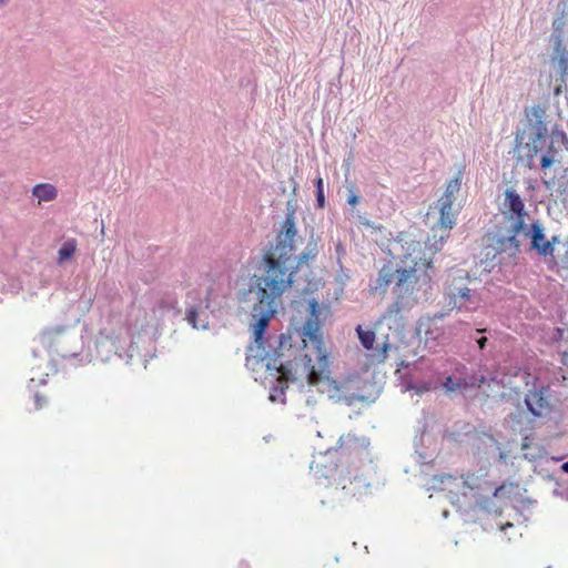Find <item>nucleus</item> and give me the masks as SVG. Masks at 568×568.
I'll use <instances>...</instances> for the list:
<instances>
[{
  "instance_id": "37",
  "label": "nucleus",
  "mask_w": 568,
  "mask_h": 568,
  "mask_svg": "<svg viewBox=\"0 0 568 568\" xmlns=\"http://www.w3.org/2000/svg\"><path fill=\"white\" fill-rule=\"evenodd\" d=\"M415 452H416V454L418 456V462L419 463L428 464V463L433 462V456L432 455H427L426 453L418 450V448H416Z\"/></svg>"
},
{
  "instance_id": "31",
  "label": "nucleus",
  "mask_w": 568,
  "mask_h": 568,
  "mask_svg": "<svg viewBox=\"0 0 568 568\" xmlns=\"http://www.w3.org/2000/svg\"><path fill=\"white\" fill-rule=\"evenodd\" d=\"M315 196H316V206L323 209L325 206V194H324V181L321 176L315 179Z\"/></svg>"
},
{
  "instance_id": "14",
  "label": "nucleus",
  "mask_w": 568,
  "mask_h": 568,
  "mask_svg": "<svg viewBox=\"0 0 568 568\" xmlns=\"http://www.w3.org/2000/svg\"><path fill=\"white\" fill-rule=\"evenodd\" d=\"M307 312L308 316L306 322L304 323L303 335L308 337L312 342L320 345L322 344V334L320 332L321 323L318 320L321 307L316 298L313 297L308 301Z\"/></svg>"
},
{
  "instance_id": "54",
  "label": "nucleus",
  "mask_w": 568,
  "mask_h": 568,
  "mask_svg": "<svg viewBox=\"0 0 568 568\" xmlns=\"http://www.w3.org/2000/svg\"><path fill=\"white\" fill-rule=\"evenodd\" d=\"M336 248H337V251H341V250H342V245H341V244H338V245L336 246Z\"/></svg>"
},
{
  "instance_id": "55",
  "label": "nucleus",
  "mask_w": 568,
  "mask_h": 568,
  "mask_svg": "<svg viewBox=\"0 0 568 568\" xmlns=\"http://www.w3.org/2000/svg\"><path fill=\"white\" fill-rule=\"evenodd\" d=\"M40 383H41V384H45V379H44V378H42V379L40 381Z\"/></svg>"
},
{
  "instance_id": "46",
  "label": "nucleus",
  "mask_w": 568,
  "mask_h": 568,
  "mask_svg": "<svg viewBox=\"0 0 568 568\" xmlns=\"http://www.w3.org/2000/svg\"><path fill=\"white\" fill-rule=\"evenodd\" d=\"M486 383H496V384H499L498 379H497V376L496 375H490L489 377H487V382Z\"/></svg>"
},
{
  "instance_id": "38",
  "label": "nucleus",
  "mask_w": 568,
  "mask_h": 568,
  "mask_svg": "<svg viewBox=\"0 0 568 568\" xmlns=\"http://www.w3.org/2000/svg\"><path fill=\"white\" fill-rule=\"evenodd\" d=\"M566 90H567V82L562 83L561 79H559V83H557L554 88V95L558 97Z\"/></svg>"
},
{
  "instance_id": "29",
  "label": "nucleus",
  "mask_w": 568,
  "mask_h": 568,
  "mask_svg": "<svg viewBox=\"0 0 568 568\" xmlns=\"http://www.w3.org/2000/svg\"><path fill=\"white\" fill-rule=\"evenodd\" d=\"M356 332L362 346L366 349H372L375 342V333L371 329L365 331L359 325Z\"/></svg>"
},
{
  "instance_id": "49",
  "label": "nucleus",
  "mask_w": 568,
  "mask_h": 568,
  "mask_svg": "<svg viewBox=\"0 0 568 568\" xmlns=\"http://www.w3.org/2000/svg\"><path fill=\"white\" fill-rule=\"evenodd\" d=\"M514 525L511 523H507L500 527L501 530H506L507 528H513Z\"/></svg>"
},
{
  "instance_id": "30",
  "label": "nucleus",
  "mask_w": 568,
  "mask_h": 568,
  "mask_svg": "<svg viewBox=\"0 0 568 568\" xmlns=\"http://www.w3.org/2000/svg\"><path fill=\"white\" fill-rule=\"evenodd\" d=\"M494 498L495 497H483L481 496V497H479V499H477V504L480 509H483L489 514L500 515L501 508L499 506H497Z\"/></svg>"
},
{
  "instance_id": "48",
  "label": "nucleus",
  "mask_w": 568,
  "mask_h": 568,
  "mask_svg": "<svg viewBox=\"0 0 568 568\" xmlns=\"http://www.w3.org/2000/svg\"><path fill=\"white\" fill-rule=\"evenodd\" d=\"M560 468L564 473L568 474V460L562 463Z\"/></svg>"
},
{
  "instance_id": "20",
  "label": "nucleus",
  "mask_w": 568,
  "mask_h": 568,
  "mask_svg": "<svg viewBox=\"0 0 568 568\" xmlns=\"http://www.w3.org/2000/svg\"><path fill=\"white\" fill-rule=\"evenodd\" d=\"M555 55L551 58V62L559 74L561 82H567L568 74V50L560 45L558 42L557 45L554 47Z\"/></svg>"
},
{
  "instance_id": "35",
  "label": "nucleus",
  "mask_w": 568,
  "mask_h": 568,
  "mask_svg": "<svg viewBox=\"0 0 568 568\" xmlns=\"http://www.w3.org/2000/svg\"><path fill=\"white\" fill-rule=\"evenodd\" d=\"M317 242H318V237H315L314 232L312 231V234L306 244V247L303 250L306 253H308L312 256V258L316 257L318 254Z\"/></svg>"
},
{
  "instance_id": "33",
  "label": "nucleus",
  "mask_w": 568,
  "mask_h": 568,
  "mask_svg": "<svg viewBox=\"0 0 568 568\" xmlns=\"http://www.w3.org/2000/svg\"><path fill=\"white\" fill-rule=\"evenodd\" d=\"M268 398H270V400L272 403H282V404H284L285 403V387L284 386L274 385L271 388V390H270Z\"/></svg>"
},
{
  "instance_id": "7",
  "label": "nucleus",
  "mask_w": 568,
  "mask_h": 568,
  "mask_svg": "<svg viewBox=\"0 0 568 568\" xmlns=\"http://www.w3.org/2000/svg\"><path fill=\"white\" fill-rule=\"evenodd\" d=\"M40 343L49 352H54L63 358L78 356L82 348L81 337L72 325L45 328L40 335Z\"/></svg>"
},
{
  "instance_id": "8",
  "label": "nucleus",
  "mask_w": 568,
  "mask_h": 568,
  "mask_svg": "<svg viewBox=\"0 0 568 568\" xmlns=\"http://www.w3.org/2000/svg\"><path fill=\"white\" fill-rule=\"evenodd\" d=\"M95 347L98 355L103 361H108L110 357V353L114 352V354L120 358H123L125 356V363L130 364L134 355L140 354L135 341L132 339L128 348H124V346L121 345L120 338L116 336L113 337L109 335H100L97 338Z\"/></svg>"
},
{
  "instance_id": "53",
  "label": "nucleus",
  "mask_w": 568,
  "mask_h": 568,
  "mask_svg": "<svg viewBox=\"0 0 568 568\" xmlns=\"http://www.w3.org/2000/svg\"><path fill=\"white\" fill-rule=\"evenodd\" d=\"M32 355H33L34 357H37V356H38V352H37L36 349H33V351H32Z\"/></svg>"
},
{
  "instance_id": "13",
  "label": "nucleus",
  "mask_w": 568,
  "mask_h": 568,
  "mask_svg": "<svg viewBox=\"0 0 568 568\" xmlns=\"http://www.w3.org/2000/svg\"><path fill=\"white\" fill-rule=\"evenodd\" d=\"M210 294L209 291L204 297L197 305H191L186 308L185 320L194 329H209V314L207 310L210 308Z\"/></svg>"
},
{
  "instance_id": "57",
  "label": "nucleus",
  "mask_w": 568,
  "mask_h": 568,
  "mask_svg": "<svg viewBox=\"0 0 568 568\" xmlns=\"http://www.w3.org/2000/svg\"><path fill=\"white\" fill-rule=\"evenodd\" d=\"M546 568H551V566H547Z\"/></svg>"
},
{
  "instance_id": "39",
  "label": "nucleus",
  "mask_w": 568,
  "mask_h": 568,
  "mask_svg": "<svg viewBox=\"0 0 568 568\" xmlns=\"http://www.w3.org/2000/svg\"><path fill=\"white\" fill-rule=\"evenodd\" d=\"M34 403H36V408L39 409L47 403V399L39 393H36L34 394Z\"/></svg>"
},
{
  "instance_id": "45",
  "label": "nucleus",
  "mask_w": 568,
  "mask_h": 568,
  "mask_svg": "<svg viewBox=\"0 0 568 568\" xmlns=\"http://www.w3.org/2000/svg\"><path fill=\"white\" fill-rule=\"evenodd\" d=\"M477 343H478L479 348H480V349H484V348H485V346H486V343H487V337H484V336H483V337H480V338L477 341Z\"/></svg>"
},
{
  "instance_id": "28",
  "label": "nucleus",
  "mask_w": 568,
  "mask_h": 568,
  "mask_svg": "<svg viewBox=\"0 0 568 568\" xmlns=\"http://www.w3.org/2000/svg\"><path fill=\"white\" fill-rule=\"evenodd\" d=\"M511 217L514 219V222L507 232L509 234H514L515 237H517L518 234H524L527 237L529 224L525 221L526 215H511Z\"/></svg>"
},
{
  "instance_id": "11",
  "label": "nucleus",
  "mask_w": 568,
  "mask_h": 568,
  "mask_svg": "<svg viewBox=\"0 0 568 568\" xmlns=\"http://www.w3.org/2000/svg\"><path fill=\"white\" fill-rule=\"evenodd\" d=\"M490 246L486 247V257L490 255V250L495 252L491 260H495L497 255L507 254L508 257H517L520 253L521 243L518 237L514 234H503L500 231L494 232L489 236Z\"/></svg>"
},
{
  "instance_id": "23",
  "label": "nucleus",
  "mask_w": 568,
  "mask_h": 568,
  "mask_svg": "<svg viewBox=\"0 0 568 568\" xmlns=\"http://www.w3.org/2000/svg\"><path fill=\"white\" fill-rule=\"evenodd\" d=\"M32 194L40 202L41 201L49 202V201H53L57 197L58 191H57L55 186H53L52 184L39 183L32 187Z\"/></svg>"
},
{
  "instance_id": "58",
  "label": "nucleus",
  "mask_w": 568,
  "mask_h": 568,
  "mask_svg": "<svg viewBox=\"0 0 568 568\" xmlns=\"http://www.w3.org/2000/svg\"><path fill=\"white\" fill-rule=\"evenodd\" d=\"M567 81H568V74H567Z\"/></svg>"
},
{
  "instance_id": "36",
  "label": "nucleus",
  "mask_w": 568,
  "mask_h": 568,
  "mask_svg": "<svg viewBox=\"0 0 568 568\" xmlns=\"http://www.w3.org/2000/svg\"><path fill=\"white\" fill-rule=\"evenodd\" d=\"M556 192L561 195L566 196L568 194V182L560 181L558 182L557 186L555 187Z\"/></svg>"
},
{
  "instance_id": "56",
  "label": "nucleus",
  "mask_w": 568,
  "mask_h": 568,
  "mask_svg": "<svg viewBox=\"0 0 568 568\" xmlns=\"http://www.w3.org/2000/svg\"><path fill=\"white\" fill-rule=\"evenodd\" d=\"M6 2V0H0V4H3Z\"/></svg>"
},
{
  "instance_id": "52",
  "label": "nucleus",
  "mask_w": 568,
  "mask_h": 568,
  "mask_svg": "<svg viewBox=\"0 0 568 568\" xmlns=\"http://www.w3.org/2000/svg\"><path fill=\"white\" fill-rule=\"evenodd\" d=\"M427 270L428 268H433V265H432V262H428L427 265H426Z\"/></svg>"
},
{
  "instance_id": "19",
  "label": "nucleus",
  "mask_w": 568,
  "mask_h": 568,
  "mask_svg": "<svg viewBox=\"0 0 568 568\" xmlns=\"http://www.w3.org/2000/svg\"><path fill=\"white\" fill-rule=\"evenodd\" d=\"M129 331L134 334L138 333L139 337L141 333H146L148 320L145 312L140 307L132 305L128 316Z\"/></svg>"
},
{
  "instance_id": "43",
  "label": "nucleus",
  "mask_w": 568,
  "mask_h": 568,
  "mask_svg": "<svg viewBox=\"0 0 568 568\" xmlns=\"http://www.w3.org/2000/svg\"><path fill=\"white\" fill-rule=\"evenodd\" d=\"M427 325L428 327L425 331L426 339H436L437 335H435L434 332L429 328V323Z\"/></svg>"
},
{
  "instance_id": "18",
  "label": "nucleus",
  "mask_w": 568,
  "mask_h": 568,
  "mask_svg": "<svg viewBox=\"0 0 568 568\" xmlns=\"http://www.w3.org/2000/svg\"><path fill=\"white\" fill-rule=\"evenodd\" d=\"M265 338L268 339L266 342V351L270 353L271 359L278 364V359L282 356V348H284L287 344L291 346L290 341L291 336L288 334H280V335H266Z\"/></svg>"
},
{
  "instance_id": "15",
  "label": "nucleus",
  "mask_w": 568,
  "mask_h": 568,
  "mask_svg": "<svg viewBox=\"0 0 568 568\" xmlns=\"http://www.w3.org/2000/svg\"><path fill=\"white\" fill-rule=\"evenodd\" d=\"M403 267L397 263L387 261L379 268L378 275L375 280V284L372 285L373 291H378L381 294H385L390 283L397 280V275L400 273Z\"/></svg>"
},
{
  "instance_id": "40",
  "label": "nucleus",
  "mask_w": 568,
  "mask_h": 568,
  "mask_svg": "<svg viewBox=\"0 0 568 568\" xmlns=\"http://www.w3.org/2000/svg\"><path fill=\"white\" fill-rule=\"evenodd\" d=\"M359 202V196L355 194L353 191L347 196V204L351 206H355Z\"/></svg>"
},
{
  "instance_id": "41",
  "label": "nucleus",
  "mask_w": 568,
  "mask_h": 568,
  "mask_svg": "<svg viewBox=\"0 0 568 568\" xmlns=\"http://www.w3.org/2000/svg\"><path fill=\"white\" fill-rule=\"evenodd\" d=\"M388 348H389V344L387 342H384L381 346V351L378 354V357L381 361H384L387 357Z\"/></svg>"
},
{
  "instance_id": "12",
  "label": "nucleus",
  "mask_w": 568,
  "mask_h": 568,
  "mask_svg": "<svg viewBox=\"0 0 568 568\" xmlns=\"http://www.w3.org/2000/svg\"><path fill=\"white\" fill-rule=\"evenodd\" d=\"M462 185V172H458L456 176L450 179L446 185L443 196L438 200L439 212H440V224L444 227L452 229L454 221L449 217L455 201V194L459 191Z\"/></svg>"
},
{
  "instance_id": "32",
  "label": "nucleus",
  "mask_w": 568,
  "mask_h": 568,
  "mask_svg": "<svg viewBox=\"0 0 568 568\" xmlns=\"http://www.w3.org/2000/svg\"><path fill=\"white\" fill-rule=\"evenodd\" d=\"M517 486L514 484H501L493 489V497L495 498H509L513 490Z\"/></svg>"
},
{
  "instance_id": "4",
  "label": "nucleus",
  "mask_w": 568,
  "mask_h": 568,
  "mask_svg": "<svg viewBox=\"0 0 568 568\" xmlns=\"http://www.w3.org/2000/svg\"><path fill=\"white\" fill-rule=\"evenodd\" d=\"M311 469L318 478H325L336 484V493L339 499L361 500L371 494L372 484L368 474L372 470L365 469H344L336 465H327L322 460H313Z\"/></svg>"
},
{
  "instance_id": "10",
  "label": "nucleus",
  "mask_w": 568,
  "mask_h": 568,
  "mask_svg": "<svg viewBox=\"0 0 568 568\" xmlns=\"http://www.w3.org/2000/svg\"><path fill=\"white\" fill-rule=\"evenodd\" d=\"M527 237L530 240L529 250L535 251L542 257L552 256L555 244L559 241L557 235H554L550 240H546L545 227L539 220L532 221L529 224Z\"/></svg>"
},
{
  "instance_id": "16",
  "label": "nucleus",
  "mask_w": 568,
  "mask_h": 568,
  "mask_svg": "<svg viewBox=\"0 0 568 568\" xmlns=\"http://www.w3.org/2000/svg\"><path fill=\"white\" fill-rule=\"evenodd\" d=\"M447 305L452 308L462 310L466 307L467 303H471V290L467 286L457 284L454 278L453 283L447 288Z\"/></svg>"
},
{
  "instance_id": "9",
  "label": "nucleus",
  "mask_w": 568,
  "mask_h": 568,
  "mask_svg": "<svg viewBox=\"0 0 568 568\" xmlns=\"http://www.w3.org/2000/svg\"><path fill=\"white\" fill-rule=\"evenodd\" d=\"M551 397L552 390L549 385H534V388L525 395V404L531 415L541 417L552 412Z\"/></svg>"
},
{
  "instance_id": "2",
  "label": "nucleus",
  "mask_w": 568,
  "mask_h": 568,
  "mask_svg": "<svg viewBox=\"0 0 568 568\" xmlns=\"http://www.w3.org/2000/svg\"><path fill=\"white\" fill-rule=\"evenodd\" d=\"M524 115L515 133L517 162L531 169L535 165V158L540 153V169L547 171L554 164L560 163L561 153L568 151L567 133L558 124L548 130L547 111L540 104L526 106Z\"/></svg>"
},
{
  "instance_id": "42",
  "label": "nucleus",
  "mask_w": 568,
  "mask_h": 568,
  "mask_svg": "<svg viewBox=\"0 0 568 568\" xmlns=\"http://www.w3.org/2000/svg\"><path fill=\"white\" fill-rule=\"evenodd\" d=\"M542 184L547 190L551 191L556 187V179L542 180Z\"/></svg>"
},
{
  "instance_id": "51",
  "label": "nucleus",
  "mask_w": 568,
  "mask_h": 568,
  "mask_svg": "<svg viewBox=\"0 0 568 568\" xmlns=\"http://www.w3.org/2000/svg\"><path fill=\"white\" fill-rule=\"evenodd\" d=\"M424 325H425L424 323H420V324H419V326H418V333H419V334L422 333V329H423V326H424Z\"/></svg>"
},
{
  "instance_id": "21",
  "label": "nucleus",
  "mask_w": 568,
  "mask_h": 568,
  "mask_svg": "<svg viewBox=\"0 0 568 568\" xmlns=\"http://www.w3.org/2000/svg\"><path fill=\"white\" fill-rule=\"evenodd\" d=\"M505 205L511 215H527L521 196L513 187L505 191Z\"/></svg>"
},
{
  "instance_id": "44",
  "label": "nucleus",
  "mask_w": 568,
  "mask_h": 568,
  "mask_svg": "<svg viewBox=\"0 0 568 568\" xmlns=\"http://www.w3.org/2000/svg\"><path fill=\"white\" fill-rule=\"evenodd\" d=\"M347 399H348V404H352L353 400H355V399L359 400V402L364 400V396L352 394Z\"/></svg>"
},
{
  "instance_id": "3",
  "label": "nucleus",
  "mask_w": 568,
  "mask_h": 568,
  "mask_svg": "<svg viewBox=\"0 0 568 568\" xmlns=\"http://www.w3.org/2000/svg\"><path fill=\"white\" fill-rule=\"evenodd\" d=\"M275 313V305L267 306L258 302L254 303L252 308L254 322L251 325L253 344L247 347L245 359V366L248 369L256 371L258 368H265L271 372L272 376H275L276 373H280L281 369L284 368L283 363L280 362V364H275L271 359L270 353L266 351V342L268 339L265 338V333Z\"/></svg>"
},
{
  "instance_id": "24",
  "label": "nucleus",
  "mask_w": 568,
  "mask_h": 568,
  "mask_svg": "<svg viewBox=\"0 0 568 568\" xmlns=\"http://www.w3.org/2000/svg\"><path fill=\"white\" fill-rule=\"evenodd\" d=\"M433 383L425 379H415L409 377L404 382V388L408 392H414L416 395H423L433 389Z\"/></svg>"
},
{
  "instance_id": "26",
  "label": "nucleus",
  "mask_w": 568,
  "mask_h": 568,
  "mask_svg": "<svg viewBox=\"0 0 568 568\" xmlns=\"http://www.w3.org/2000/svg\"><path fill=\"white\" fill-rule=\"evenodd\" d=\"M77 251V240L68 239L58 251V263L62 264L71 260Z\"/></svg>"
},
{
  "instance_id": "50",
  "label": "nucleus",
  "mask_w": 568,
  "mask_h": 568,
  "mask_svg": "<svg viewBox=\"0 0 568 568\" xmlns=\"http://www.w3.org/2000/svg\"><path fill=\"white\" fill-rule=\"evenodd\" d=\"M442 515L444 518H448L449 511L447 509H445V510H443Z\"/></svg>"
},
{
  "instance_id": "22",
  "label": "nucleus",
  "mask_w": 568,
  "mask_h": 568,
  "mask_svg": "<svg viewBox=\"0 0 568 568\" xmlns=\"http://www.w3.org/2000/svg\"><path fill=\"white\" fill-rule=\"evenodd\" d=\"M463 375V377H465V381H463L462 392H466L473 388H479L483 384L487 382V377L485 375L477 374L475 371L469 369L466 365H464Z\"/></svg>"
},
{
  "instance_id": "1",
  "label": "nucleus",
  "mask_w": 568,
  "mask_h": 568,
  "mask_svg": "<svg viewBox=\"0 0 568 568\" xmlns=\"http://www.w3.org/2000/svg\"><path fill=\"white\" fill-rule=\"evenodd\" d=\"M296 234L295 206L292 201H288L275 242H270L263 248L260 264L263 274L253 276L246 293L247 301L267 306L275 305V301L295 283L298 270L312 258L305 251L294 256Z\"/></svg>"
},
{
  "instance_id": "5",
  "label": "nucleus",
  "mask_w": 568,
  "mask_h": 568,
  "mask_svg": "<svg viewBox=\"0 0 568 568\" xmlns=\"http://www.w3.org/2000/svg\"><path fill=\"white\" fill-rule=\"evenodd\" d=\"M369 439L354 434L342 435L336 448L321 453L314 460H322L338 468L372 470Z\"/></svg>"
},
{
  "instance_id": "6",
  "label": "nucleus",
  "mask_w": 568,
  "mask_h": 568,
  "mask_svg": "<svg viewBox=\"0 0 568 568\" xmlns=\"http://www.w3.org/2000/svg\"><path fill=\"white\" fill-rule=\"evenodd\" d=\"M430 278L432 275L427 273V270L423 274H419L416 267H403L393 287L395 295L394 302L387 307L389 317L397 316L417 304L418 288L416 286L419 283H429Z\"/></svg>"
},
{
  "instance_id": "34",
  "label": "nucleus",
  "mask_w": 568,
  "mask_h": 568,
  "mask_svg": "<svg viewBox=\"0 0 568 568\" xmlns=\"http://www.w3.org/2000/svg\"><path fill=\"white\" fill-rule=\"evenodd\" d=\"M454 479V477L450 475V474H443V475H434L433 478L430 479V488L432 489H438V490H443L444 489V483L446 480H452Z\"/></svg>"
},
{
  "instance_id": "47",
  "label": "nucleus",
  "mask_w": 568,
  "mask_h": 568,
  "mask_svg": "<svg viewBox=\"0 0 568 568\" xmlns=\"http://www.w3.org/2000/svg\"><path fill=\"white\" fill-rule=\"evenodd\" d=\"M443 243H444V239L440 237V240L435 243V250L439 251L442 248V246H443Z\"/></svg>"
},
{
  "instance_id": "25",
  "label": "nucleus",
  "mask_w": 568,
  "mask_h": 568,
  "mask_svg": "<svg viewBox=\"0 0 568 568\" xmlns=\"http://www.w3.org/2000/svg\"><path fill=\"white\" fill-rule=\"evenodd\" d=\"M558 10H560V14L552 21V38L555 40V45L559 42L562 45L564 34L562 30L565 28V3L560 1L558 3Z\"/></svg>"
},
{
  "instance_id": "17",
  "label": "nucleus",
  "mask_w": 568,
  "mask_h": 568,
  "mask_svg": "<svg viewBox=\"0 0 568 568\" xmlns=\"http://www.w3.org/2000/svg\"><path fill=\"white\" fill-rule=\"evenodd\" d=\"M464 373V364L456 362L452 366V372L444 377L442 381V386L447 393L462 392L463 377Z\"/></svg>"
},
{
  "instance_id": "27",
  "label": "nucleus",
  "mask_w": 568,
  "mask_h": 568,
  "mask_svg": "<svg viewBox=\"0 0 568 568\" xmlns=\"http://www.w3.org/2000/svg\"><path fill=\"white\" fill-rule=\"evenodd\" d=\"M463 485L465 487H467L468 489H470L471 491H476V493L478 490L485 489L484 486H489V488H491V486L488 483V480H486V479H484L480 476H477L475 474H467L464 477Z\"/></svg>"
}]
</instances>
